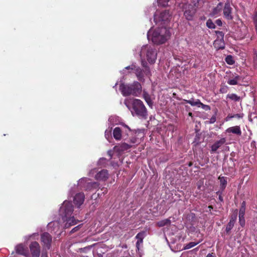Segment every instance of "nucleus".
<instances>
[{"label":"nucleus","mask_w":257,"mask_h":257,"mask_svg":"<svg viewBox=\"0 0 257 257\" xmlns=\"http://www.w3.org/2000/svg\"><path fill=\"white\" fill-rule=\"evenodd\" d=\"M119 90L124 96L133 95L139 96L142 93V87L140 83L134 81L131 84H121Z\"/></svg>","instance_id":"f257e3e1"},{"label":"nucleus","mask_w":257,"mask_h":257,"mask_svg":"<svg viewBox=\"0 0 257 257\" xmlns=\"http://www.w3.org/2000/svg\"><path fill=\"white\" fill-rule=\"evenodd\" d=\"M170 36V32L166 27L158 28L153 32L151 39L154 44L159 45L165 43Z\"/></svg>","instance_id":"f03ea898"},{"label":"nucleus","mask_w":257,"mask_h":257,"mask_svg":"<svg viewBox=\"0 0 257 257\" xmlns=\"http://www.w3.org/2000/svg\"><path fill=\"white\" fill-rule=\"evenodd\" d=\"M131 112L133 116L146 118L148 111L143 102L139 99H133L132 102Z\"/></svg>","instance_id":"7ed1b4c3"},{"label":"nucleus","mask_w":257,"mask_h":257,"mask_svg":"<svg viewBox=\"0 0 257 257\" xmlns=\"http://www.w3.org/2000/svg\"><path fill=\"white\" fill-rule=\"evenodd\" d=\"M193 4L182 3L180 4L182 8L184 16L188 21H192L197 12V8L198 7L199 0H193Z\"/></svg>","instance_id":"20e7f679"},{"label":"nucleus","mask_w":257,"mask_h":257,"mask_svg":"<svg viewBox=\"0 0 257 257\" xmlns=\"http://www.w3.org/2000/svg\"><path fill=\"white\" fill-rule=\"evenodd\" d=\"M140 57H147L148 61L151 63H154L157 59V53L155 48L151 46H143L141 50Z\"/></svg>","instance_id":"39448f33"},{"label":"nucleus","mask_w":257,"mask_h":257,"mask_svg":"<svg viewBox=\"0 0 257 257\" xmlns=\"http://www.w3.org/2000/svg\"><path fill=\"white\" fill-rule=\"evenodd\" d=\"M41 241L44 250L51 248L52 242V236L48 232H45L41 234Z\"/></svg>","instance_id":"423d86ee"},{"label":"nucleus","mask_w":257,"mask_h":257,"mask_svg":"<svg viewBox=\"0 0 257 257\" xmlns=\"http://www.w3.org/2000/svg\"><path fill=\"white\" fill-rule=\"evenodd\" d=\"M61 211L63 212L65 217H67L72 214L73 211V206L71 202L65 201L64 202Z\"/></svg>","instance_id":"0eeeda50"},{"label":"nucleus","mask_w":257,"mask_h":257,"mask_svg":"<svg viewBox=\"0 0 257 257\" xmlns=\"http://www.w3.org/2000/svg\"><path fill=\"white\" fill-rule=\"evenodd\" d=\"M32 257H39L40 255V246L37 241L31 243L29 246Z\"/></svg>","instance_id":"6e6552de"},{"label":"nucleus","mask_w":257,"mask_h":257,"mask_svg":"<svg viewBox=\"0 0 257 257\" xmlns=\"http://www.w3.org/2000/svg\"><path fill=\"white\" fill-rule=\"evenodd\" d=\"M232 10L229 3L225 4L223 8V15L228 20H232L233 19V16L231 15Z\"/></svg>","instance_id":"1a4fd4ad"},{"label":"nucleus","mask_w":257,"mask_h":257,"mask_svg":"<svg viewBox=\"0 0 257 257\" xmlns=\"http://www.w3.org/2000/svg\"><path fill=\"white\" fill-rule=\"evenodd\" d=\"M108 172L107 170L103 169L98 172L95 176L96 180L105 181L108 178Z\"/></svg>","instance_id":"9d476101"},{"label":"nucleus","mask_w":257,"mask_h":257,"mask_svg":"<svg viewBox=\"0 0 257 257\" xmlns=\"http://www.w3.org/2000/svg\"><path fill=\"white\" fill-rule=\"evenodd\" d=\"M85 195L83 193H77L74 197V203L79 207L83 203Z\"/></svg>","instance_id":"9b49d317"},{"label":"nucleus","mask_w":257,"mask_h":257,"mask_svg":"<svg viewBox=\"0 0 257 257\" xmlns=\"http://www.w3.org/2000/svg\"><path fill=\"white\" fill-rule=\"evenodd\" d=\"M15 249L16 253L19 254L27 256L29 254L28 249L25 247L23 244L17 245L15 247Z\"/></svg>","instance_id":"f8f14e48"},{"label":"nucleus","mask_w":257,"mask_h":257,"mask_svg":"<svg viewBox=\"0 0 257 257\" xmlns=\"http://www.w3.org/2000/svg\"><path fill=\"white\" fill-rule=\"evenodd\" d=\"M226 142L225 138H221L219 141L215 142L211 147V152H215Z\"/></svg>","instance_id":"ddd939ff"},{"label":"nucleus","mask_w":257,"mask_h":257,"mask_svg":"<svg viewBox=\"0 0 257 257\" xmlns=\"http://www.w3.org/2000/svg\"><path fill=\"white\" fill-rule=\"evenodd\" d=\"M135 74L139 81L144 82L145 81L144 76L145 75L144 69H142L140 67H136L135 69Z\"/></svg>","instance_id":"4468645a"},{"label":"nucleus","mask_w":257,"mask_h":257,"mask_svg":"<svg viewBox=\"0 0 257 257\" xmlns=\"http://www.w3.org/2000/svg\"><path fill=\"white\" fill-rule=\"evenodd\" d=\"M226 132L228 133H231L239 136L241 135V131L240 126L238 125L228 127Z\"/></svg>","instance_id":"2eb2a0df"},{"label":"nucleus","mask_w":257,"mask_h":257,"mask_svg":"<svg viewBox=\"0 0 257 257\" xmlns=\"http://www.w3.org/2000/svg\"><path fill=\"white\" fill-rule=\"evenodd\" d=\"M213 45L217 50L224 49L225 48L224 40L216 39L214 42Z\"/></svg>","instance_id":"dca6fc26"},{"label":"nucleus","mask_w":257,"mask_h":257,"mask_svg":"<svg viewBox=\"0 0 257 257\" xmlns=\"http://www.w3.org/2000/svg\"><path fill=\"white\" fill-rule=\"evenodd\" d=\"M122 131L119 127H116L113 131V136L116 140H120L121 138Z\"/></svg>","instance_id":"f3484780"},{"label":"nucleus","mask_w":257,"mask_h":257,"mask_svg":"<svg viewBox=\"0 0 257 257\" xmlns=\"http://www.w3.org/2000/svg\"><path fill=\"white\" fill-rule=\"evenodd\" d=\"M131 147V145L125 143H122L115 146V148H117V150L119 152H123L130 149Z\"/></svg>","instance_id":"a211bd4d"},{"label":"nucleus","mask_w":257,"mask_h":257,"mask_svg":"<svg viewBox=\"0 0 257 257\" xmlns=\"http://www.w3.org/2000/svg\"><path fill=\"white\" fill-rule=\"evenodd\" d=\"M144 57L141 58L142 59V65L144 67V72L145 73V75L146 76H150L151 75V71L150 68L147 65V62L145 60V59H143Z\"/></svg>","instance_id":"6ab92c4d"},{"label":"nucleus","mask_w":257,"mask_h":257,"mask_svg":"<svg viewBox=\"0 0 257 257\" xmlns=\"http://www.w3.org/2000/svg\"><path fill=\"white\" fill-rule=\"evenodd\" d=\"M78 222L77 220H76L74 216L70 217L66 219V223L65 225L66 228H68L72 225L76 224Z\"/></svg>","instance_id":"aec40b11"},{"label":"nucleus","mask_w":257,"mask_h":257,"mask_svg":"<svg viewBox=\"0 0 257 257\" xmlns=\"http://www.w3.org/2000/svg\"><path fill=\"white\" fill-rule=\"evenodd\" d=\"M143 98L149 107L152 108L153 103L151 98L150 95L148 93L145 91L143 92Z\"/></svg>","instance_id":"412c9836"},{"label":"nucleus","mask_w":257,"mask_h":257,"mask_svg":"<svg viewBox=\"0 0 257 257\" xmlns=\"http://www.w3.org/2000/svg\"><path fill=\"white\" fill-rule=\"evenodd\" d=\"M218 179L220 180V188L221 191H223L226 187L227 181V178L225 177L219 176Z\"/></svg>","instance_id":"4be33fe9"},{"label":"nucleus","mask_w":257,"mask_h":257,"mask_svg":"<svg viewBox=\"0 0 257 257\" xmlns=\"http://www.w3.org/2000/svg\"><path fill=\"white\" fill-rule=\"evenodd\" d=\"M241 77L238 75L234 76V78L232 79H229L227 83L231 85H235L238 84V81L240 79Z\"/></svg>","instance_id":"5701e85b"},{"label":"nucleus","mask_w":257,"mask_h":257,"mask_svg":"<svg viewBox=\"0 0 257 257\" xmlns=\"http://www.w3.org/2000/svg\"><path fill=\"white\" fill-rule=\"evenodd\" d=\"M223 8V4L222 3H219L217 5V6L214 8L212 11V14L213 15H216L219 14L222 10Z\"/></svg>","instance_id":"b1692460"},{"label":"nucleus","mask_w":257,"mask_h":257,"mask_svg":"<svg viewBox=\"0 0 257 257\" xmlns=\"http://www.w3.org/2000/svg\"><path fill=\"white\" fill-rule=\"evenodd\" d=\"M171 220L169 218H167L164 220H160L157 223V225L159 227H163L165 225L170 224Z\"/></svg>","instance_id":"393cba45"},{"label":"nucleus","mask_w":257,"mask_h":257,"mask_svg":"<svg viewBox=\"0 0 257 257\" xmlns=\"http://www.w3.org/2000/svg\"><path fill=\"white\" fill-rule=\"evenodd\" d=\"M226 98H228L235 102L239 101L241 100L240 97L234 93L228 94L226 96Z\"/></svg>","instance_id":"a878e982"},{"label":"nucleus","mask_w":257,"mask_h":257,"mask_svg":"<svg viewBox=\"0 0 257 257\" xmlns=\"http://www.w3.org/2000/svg\"><path fill=\"white\" fill-rule=\"evenodd\" d=\"M99 186V183L96 182H91L87 183V189H96Z\"/></svg>","instance_id":"bb28decb"},{"label":"nucleus","mask_w":257,"mask_h":257,"mask_svg":"<svg viewBox=\"0 0 257 257\" xmlns=\"http://www.w3.org/2000/svg\"><path fill=\"white\" fill-rule=\"evenodd\" d=\"M202 241L201 240H200L198 242H189V243L188 244H186L184 245V247H183V249L184 250H186V249H190L194 246H195V245H196L197 244H198L199 243H200L201 241Z\"/></svg>","instance_id":"cd10ccee"},{"label":"nucleus","mask_w":257,"mask_h":257,"mask_svg":"<svg viewBox=\"0 0 257 257\" xmlns=\"http://www.w3.org/2000/svg\"><path fill=\"white\" fill-rule=\"evenodd\" d=\"M225 60L226 63L229 65H233L235 63L233 57L231 55H227L226 57Z\"/></svg>","instance_id":"c85d7f7f"},{"label":"nucleus","mask_w":257,"mask_h":257,"mask_svg":"<svg viewBox=\"0 0 257 257\" xmlns=\"http://www.w3.org/2000/svg\"><path fill=\"white\" fill-rule=\"evenodd\" d=\"M253 64L254 68L257 67V50L253 49Z\"/></svg>","instance_id":"c756f323"},{"label":"nucleus","mask_w":257,"mask_h":257,"mask_svg":"<svg viewBox=\"0 0 257 257\" xmlns=\"http://www.w3.org/2000/svg\"><path fill=\"white\" fill-rule=\"evenodd\" d=\"M234 225V223L229 222L226 225L225 231L227 234H229L230 233V230L232 229Z\"/></svg>","instance_id":"7c9ffc66"},{"label":"nucleus","mask_w":257,"mask_h":257,"mask_svg":"<svg viewBox=\"0 0 257 257\" xmlns=\"http://www.w3.org/2000/svg\"><path fill=\"white\" fill-rule=\"evenodd\" d=\"M206 26L209 29H215L216 26L211 19H208L206 22Z\"/></svg>","instance_id":"2f4dec72"},{"label":"nucleus","mask_w":257,"mask_h":257,"mask_svg":"<svg viewBox=\"0 0 257 257\" xmlns=\"http://www.w3.org/2000/svg\"><path fill=\"white\" fill-rule=\"evenodd\" d=\"M145 232L144 231L140 232L137 234V235L136 236V238L138 240H140L141 242H143V239L145 236Z\"/></svg>","instance_id":"473e14b6"},{"label":"nucleus","mask_w":257,"mask_h":257,"mask_svg":"<svg viewBox=\"0 0 257 257\" xmlns=\"http://www.w3.org/2000/svg\"><path fill=\"white\" fill-rule=\"evenodd\" d=\"M169 1V0H158V5L162 7H165L168 6Z\"/></svg>","instance_id":"72a5a7b5"},{"label":"nucleus","mask_w":257,"mask_h":257,"mask_svg":"<svg viewBox=\"0 0 257 257\" xmlns=\"http://www.w3.org/2000/svg\"><path fill=\"white\" fill-rule=\"evenodd\" d=\"M215 33H216L217 37L216 39L224 40V34L223 32L216 31H215Z\"/></svg>","instance_id":"f704fd0d"},{"label":"nucleus","mask_w":257,"mask_h":257,"mask_svg":"<svg viewBox=\"0 0 257 257\" xmlns=\"http://www.w3.org/2000/svg\"><path fill=\"white\" fill-rule=\"evenodd\" d=\"M252 20L255 27V31L257 33V12H255L252 16Z\"/></svg>","instance_id":"c9c22d12"},{"label":"nucleus","mask_w":257,"mask_h":257,"mask_svg":"<svg viewBox=\"0 0 257 257\" xmlns=\"http://www.w3.org/2000/svg\"><path fill=\"white\" fill-rule=\"evenodd\" d=\"M243 114L242 113H237L234 115H230L229 114L227 116V118H240L243 117Z\"/></svg>","instance_id":"e433bc0d"},{"label":"nucleus","mask_w":257,"mask_h":257,"mask_svg":"<svg viewBox=\"0 0 257 257\" xmlns=\"http://www.w3.org/2000/svg\"><path fill=\"white\" fill-rule=\"evenodd\" d=\"M239 221L240 225L241 226H243L244 225L245 219H244V216H242V217H241V216H239Z\"/></svg>","instance_id":"4c0bfd02"},{"label":"nucleus","mask_w":257,"mask_h":257,"mask_svg":"<svg viewBox=\"0 0 257 257\" xmlns=\"http://www.w3.org/2000/svg\"><path fill=\"white\" fill-rule=\"evenodd\" d=\"M228 88L226 86H221L219 91L221 93H225L227 92Z\"/></svg>","instance_id":"58836bf2"},{"label":"nucleus","mask_w":257,"mask_h":257,"mask_svg":"<svg viewBox=\"0 0 257 257\" xmlns=\"http://www.w3.org/2000/svg\"><path fill=\"white\" fill-rule=\"evenodd\" d=\"M136 68V66L134 64H132L130 66L125 67L124 69H123V71H125V70H135Z\"/></svg>","instance_id":"ea45409f"},{"label":"nucleus","mask_w":257,"mask_h":257,"mask_svg":"<svg viewBox=\"0 0 257 257\" xmlns=\"http://www.w3.org/2000/svg\"><path fill=\"white\" fill-rule=\"evenodd\" d=\"M245 212V208L240 207L239 212V216H241V217L242 216H244Z\"/></svg>","instance_id":"a19ab883"},{"label":"nucleus","mask_w":257,"mask_h":257,"mask_svg":"<svg viewBox=\"0 0 257 257\" xmlns=\"http://www.w3.org/2000/svg\"><path fill=\"white\" fill-rule=\"evenodd\" d=\"M81 225H82L81 224H80V225H78V226H76V227H74V228H73V229L70 231V233H71V234H72V233H74V232H76V231H78V230L80 229V228L81 227Z\"/></svg>","instance_id":"79ce46f5"},{"label":"nucleus","mask_w":257,"mask_h":257,"mask_svg":"<svg viewBox=\"0 0 257 257\" xmlns=\"http://www.w3.org/2000/svg\"><path fill=\"white\" fill-rule=\"evenodd\" d=\"M184 101H185L186 103L190 104L192 106H195V104H194L195 101H194L193 98H192L190 100L184 99Z\"/></svg>","instance_id":"37998d69"},{"label":"nucleus","mask_w":257,"mask_h":257,"mask_svg":"<svg viewBox=\"0 0 257 257\" xmlns=\"http://www.w3.org/2000/svg\"><path fill=\"white\" fill-rule=\"evenodd\" d=\"M236 219V215H231L229 221L235 223Z\"/></svg>","instance_id":"c03bdc74"},{"label":"nucleus","mask_w":257,"mask_h":257,"mask_svg":"<svg viewBox=\"0 0 257 257\" xmlns=\"http://www.w3.org/2000/svg\"><path fill=\"white\" fill-rule=\"evenodd\" d=\"M202 103L200 101L199 99H197L194 103L195 106H197L198 107H200L201 105V104Z\"/></svg>","instance_id":"a18cd8bd"},{"label":"nucleus","mask_w":257,"mask_h":257,"mask_svg":"<svg viewBox=\"0 0 257 257\" xmlns=\"http://www.w3.org/2000/svg\"><path fill=\"white\" fill-rule=\"evenodd\" d=\"M201 107L205 110L210 109V106L209 105L204 104L203 103L201 104Z\"/></svg>","instance_id":"49530a36"},{"label":"nucleus","mask_w":257,"mask_h":257,"mask_svg":"<svg viewBox=\"0 0 257 257\" xmlns=\"http://www.w3.org/2000/svg\"><path fill=\"white\" fill-rule=\"evenodd\" d=\"M215 24L218 26H221L222 25V21L220 19H217L215 21Z\"/></svg>","instance_id":"de8ad7c7"},{"label":"nucleus","mask_w":257,"mask_h":257,"mask_svg":"<svg viewBox=\"0 0 257 257\" xmlns=\"http://www.w3.org/2000/svg\"><path fill=\"white\" fill-rule=\"evenodd\" d=\"M169 13L168 12H167L166 11L163 12L160 15L161 18L162 19V20H164V19L163 18V17L165 15H168Z\"/></svg>","instance_id":"09e8293b"},{"label":"nucleus","mask_w":257,"mask_h":257,"mask_svg":"<svg viewBox=\"0 0 257 257\" xmlns=\"http://www.w3.org/2000/svg\"><path fill=\"white\" fill-rule=\"evenodd\" d=\"M137 138L134 137L130 140V142L132 144H135L137 143Z\"/></svg>","instance_id":"8fccbe9b"},{"label":"nucleus","mask_w":257,"mask_h":257,"mask_svg":"<svg viewBox=\"0 0 257 257\" xmlns=\"http://www.w3.org/2000/svg\"><path fill=\"white\" fill-rule=\"evenodd\" d=\"M143 242H141L140 240H138L136 242V247L138 248V249H139L140 245V244H142Z\"/></svg>","instance_id":"3c124183"},{"label":"nucleus","mask_w":257,"mask_h":257,"mask_svg":"<svg viewBox=\"0 0 257 257\" xmlns=\"http://www.w3.org/2000/svg\"><path fill=\"white\" fill-rule=\"evenodd\" d=\"M102 191H103L102 194H105L107 192V189L105 187H102L101 189Z\"/></svg>","instance_id":"603ef678"},{"label":"nucleus","mask_w":257,"mask_h":257,"mask_svg":"<svg viewBox=\"0 0 257 257\" xmlns=\"http://www.w3.org/2000/svg\"><path fill=\"white\" fill-rule=\"evenodd\" d=\"M216 120V118L215 116H212L211 119H210V122L211 123H213Z\"/></svg>","instance_id":"864d4df0"},{"label":"nucleus","mask_w":257,"mask_h":257,"mask_svg":"<svg viewBox=\"0 0 257 257\" xmlns=\"http://www.w3.org/2000/svg\"><path fill=\"white\" fill-rule=\"evenodd\" d=\"M218 199L220 201H223V197L221 196V193H220V194L219 195Z\"/></svg>","instance_id":"5fc2aeb1"},{"label":"nucleus","mask_w":257,"mask_h":257,"mask_svg":"<svg viewBox=\"0 0 257 257\" xmlns=\"http://www.w3.org/2000/svg\"><path fill=\"white\" fill-rule=\"evenodd\" d=\"M245 205H246L245 202L244 201H243L241 203V207H240L245 208Z\"/></svg>","instance_id":"6e6d98bb"},{"label":"nucleus","mask_w":257,"mask_h":257,"mask_svg":"<svg viewBox=\"0 0 257 257\" xmlns=\"http://www.w3.org/2000/svg\"><path fill=\"white\" fill-rule=\"evenodd\" d=\"M44 251H45V250H44V251L43 250V253H42V257H47V253H44Z\"/></svg>","instance_id":"4d7b16f0"},{"label":"nucleus","mask_w":257,"mask_h":257,"mask_svg":"<svg viewBox=\"0 0 257 257\" xmlns=\"http://www.w3.org/2000/svg\"><path fill=\"white\" fill-rule=\"evenodd\" d=\"M206 257H214L213 253H208Z\"/></svg>","instance_id":"13d9d810"},{"label":"nucleus","mask_w":257,"mask_h":257,"mask_svg":"<svg viewBox=\"0 0 257 257\" xmlns=\"http://www.w3.org/2000/svg\"><path fill=\"white\" fill-rule=\"evenodd\" d=\"M193 165V162H190L189 163H188V166L189 167H191Z\"/></svg>","instance_id":"bf43d9fd"},{"label":"nucleus","mask_w":257,"mask_h":257,"mask_svg":"<svg viewBox=\"0 0 257 257\" xmlns=\"http://www.w3.org/2000/svg\"><path fill=\"white\" fill-rule=\"evenodd\" d=\"M124 126H125L126 128H127L128 129V131L129 132H131V128H130L127 126V125H124Z\"/></svg>","instance_id":"052dcab7"},{"label":"nucleus","mask_w":257,"mask_h":257,"mask_svg":"<svg viewBox=\"0 0 257 257\" xmlns=\"http://www.w3.org/2000/svg\"><path fill=\"white\" fill-rule=\"evenodd\" d=\"M208 208L210 210H211V209H213V207L212 205L208 206Z\"/></svg>","instance_id":"680f3d73"},{"label":"nucleus","mask_w":257,"mask_h":257,"mask_svg":"<svg viewBox=\"0 0 257 257\" xmlns=\"http://www.w3.org/2000/svg\"><path fill=\"white\" fill-rule=\"evenodd\" d=\"M188 115H189V116L192 117V116H193V114H192V112H189V113H188Z\"/></svg>","instance_id":"e2e57ef3"},{"label":"nucleus","mask_w":257,"mask_h":257,"mask_svg":"<svg viewBox=\"0 0 257 257\" xmlns=\"http://www.w3.org/2000/svg\"><path fill=\"white\" fill-rule=\"evenodd\" d=\"M148 37L149 39H150V32H148Z\"/></svg>","instance_id":"0e129e2a"},{"label":"nucleus","mask_w":257,"mask_h":257,"mask_svg":"<svg viewBox=\"0 0 257 257\" xmlns=\"http://www.w3.org/2000/svg\"><path fill=\"white\" fill-rule=\"evenodd\" d=\"M198 247H197V248H196L195 249V250H198Z\"/></svg>","instance_id":"69168bd1"},{"label":"nucleus","mask_w":257,"mask_h":257,"mask_svg":"<svg viewBox=\"0 0 257 257\" xmlns=\"http://www.w3.org/2000/svg\"><path fill=\"white\" fill-rule=\"evenodd\" d=\"M101 257H102V256Z\"/></svg>","instance_id":"338daca9"}]
</instances>
